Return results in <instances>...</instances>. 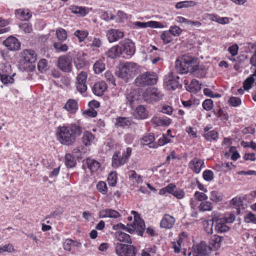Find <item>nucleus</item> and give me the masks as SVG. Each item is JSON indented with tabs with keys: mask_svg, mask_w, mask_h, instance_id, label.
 I'll list each match as a JSON object with an SVG mask.
<instances>
[{
	"mask_svg": "<svg viewBox=\"0 0 256 256\" xmlns=\"http://www.w3.org/2000/svg\"><path fill=\"white\" fill-rule=\"evenodd\" d=\"M175 67L180 74H186L188 72L193 74L198 78H204L207 70L204 65H198V58L188 55H183L176 61Z\"/></svg>",
	"mask_w": 256,
	"mask_h": 256,
	"instance_id": "nucleus-1",
	"label": "nucleus"
},
{
	"mask_svg": "<svg viewBox=\"0 0 256 256\" xmlns=\"http://www.w3.org/2000/svg\"><path fill=\"white\" fill-rule=\"evenodd\" d=\"M82 132V128L76 124L58 126L56 131L58 140L62 144L71 146L74 143L76 138Z\"/></svg>",
	"mask_w": 256,
	"mask_h": 256,
	"instance_id": "nucleus-2",
	"label": "nucleus"
},
{
	"mask_svg": "<svg viewBox=\"0 0 256 256\" xmlns=\"http://www.w3.org/2000/svg\"><path fill=\"white\" fill-rule=\"evenodd\" d=\"M157 82L156 74L154 72H146L139 75L135 80L138 86H144L154 84Z\"/></svg>",
	"mask_w": 256,
	"mask_h": 256,
	"instance_id": "nucleus-3",
	"label": "nucleus"
},
{
	"mask_svg": "<svg viewBox=\"0 0 256 256\" xmlns=\"http://www.w3.org/2000/svg\"><path fill=\"white\" fill-rule=\"evenodd\" d=\"M137 68V64L132 62L124 63L122 65V67L118 68L116 72V75L119 77L123 78L126 82L128 80V76L131 73L136 71Z\"/></svg>",
	"mask_w": 256,
	"mask_h": 256,
	"instance_id": "nucleus-4",
	"label": "nucleus"
},
{
	"mask_svg": "<svg viewBox=\"0 0 256 256\" xmlns=\"http://www.w3.org/2000/svg\"><path fill=\"white\" fill-rule=\"evenodd\" d=\"M116 252L118 256H136V248L131 244L117 243L116 245Z\"/></svg>",
	"mask_w": 256,
	"mask_h": 256,
	"instance_id": "nucleus-5",
	"label": "nucleus"
},
{
	"mask_svg": "<svg viewBox=\"0 0 256 256\" xmlns=\"http://www.w3.org/2000/svg\"><path fill=\"white\" fill-rule=\"evenodd\" d=\"M142 96L145 101L148 102H152L161 100L163 96V94L157 88H153L145 90L142 94Z\"/></svg>",
	"mask_w": 256,
	"mask_h": 256,
	"instance_id": "nucleus-6",
	"label": "nucleus"
},
{
	"mask_svg": "<svg viewBox=\"0 0 256 256\" xmlns=\"http://www.w3.org/2000/svg\"><path fill=\"white\" fill-rule=\"evenodd\" d=\"M72 59L70 56H60L58 58V67L65 72H70L72 70Z\"/></svg>",
	"mask_w": 256,
	"mask_h": 256,
	"instance_id": "nucleus-7",
	"label": "nucleus"
},
{
	"mask_svg": "<svg viewBox=\"0 0 256 256\" xmlns=\"http://www.w3.org/2000/svg\"><path fill=\"white\" fill-rule=\"evenodd\" d=\"M121 49L122 54H125L128 56H132L135 52V46L130 40H124L119 43Z\"/></svg>",
	"mask_w": 256,
	"mask_h": 256,
	"instance_id": "nucleus-8",
	"label": "nucleus"
},
{
	"mask_svg": "<svg viewBox=\"0 0 256 256\" xmlns=\"http://www.w3.org/2000/svg\"><path fill=\"white\" fill-rule=\"evenodd\" d=\"M134 218V222L132 224H128V226L132 227L134 231L138 235L143 236V234L146 228L144 222L142 220L138 214L135 215Z\"/></svg>",
	"mask_w": 256,
	"mask_h": 256,
	"instance_id": "nucleus-9",
	"label": "nucleus"
},
{
	"mask_svg": "<svg viewBox=\"0 0 256 256\" xmlns=\"http://www.w3.org/2000/svg\"><path fill=\"white\" fill-rule=\"evenodd\" d=\"M87 76L86 72H82L76 77V86L78 91L80 93L84 92L87 90L86 84Z\"/></svg>",
	"mask_w": 256,
	"mask_h": 256,
	"instance_id": "nucleus-10",
	"label": "nucleus"
},
{
	"mask_svg": "<svg viewBox=\"0 0 256 256\" xmlns=\"http://www.w3.org/2000/svg\"><path fill=\"white\" fill-rule=\"evenodd\" d=\"M211 248L204 242H202L198 244L194 247V256H209Z\"/></svg>",
	"mask_w": 256,
	"mask_h": 256,
	"instance_id": "nucleus-11",
	"label": "nucleus"
},
{
	"mask_svg": "<svg viewBox=\"0 0 256 256\" xmlns=\"http://www.w3.org/2000/svg\"><path fill=\"white\" fill-rule=\"evenodd\" d=\"M3 44L10 50H18L20 47V43L16 38L13 36L7 38L4 41Z\"/></svg>",
	"mask_w": 256,
	"mask_h": 256,
	"instance_id": "nucleus-12",
	"label": "nucleus"
},
{
	"mask_svg": "<svg viewBox=\"0 0 256 256\" xmlns=\"http://www.w3.org/2000/svg\"><path fill=\"white\" fill-rule=\"evenodd\" d=\"M106 36L110 42H116L124 36V34L119 30L111 29L106 32Z\"/></svg>",
	"mask_w": 256,
	"mask_h": 256,
	"instance_id": "nucleus-13",
	"label": "nucleus"
},
{
	"mask_svg": "<svg viewBox=\"0 0 256 256\" xmlns=\"http://www.w3.org/2000/svg\"><path fill=\"white\" fill-rule=\"evenodd\" d=\"M178 79H179L178 76L175 78L172 73L169 74L168 76L166 78V84L168 88L175 90L179 86L182 87V85L180 84L178 80Z\"/></svg>",
	"mask_w": 256,
	"mask_h": 256,
	"instance_id": "nucleus-14",
	"label": "nucleus"
},
{
	"mask_svg": "<svg viewBox=\"0 0 256 256\" xmlns=\"http://www.w3.org/2000/svg\"><path fill=\"white\" fill-rule=\"evenodd\" d=\"M36 54L33 50H25L22 53V58L24 63H34L36 60Z\"/></svg>",
	"mask_w": 256,
	"mask_h": 256,
	"instance_id": "nucleus-15",
	"label": "nucleus"
},
{
	"mask_svg": "<svg viewBox=\"0 0 256 256\" xmlns=\"http://www.w3.org/2000/svg\"><path fill=\"white\" fill-rule=\"evenodd\" d=\"M188 166L196 173L198 174L202 168L204 166V162L202 160L195 158L190 161Z\"/></svg>",
	"mask_w": 256,
	"mask_h": 256,
	"instance_id": "nucleus-16",
	"label": "nucleus"
},
{
	"mask_svg": "<svg viewBox=\"0 0 256 256\" xmlns=\"http://www.w3.org/2000/svg\"><path fill=\"white\" fill-rule=\"evenodd\" d=\"M134 25L140 28H162L163 24L159 22L155 21H150L147 22H134Z\"/></svg>",
	"mask_w": 256,
	"mask_h": 256,
	"instance_id": "nucleus-17",
	"label": "nucleus"
},
{
	"mask_svg": "<svg viewBox=\"0 0 256 256\" xmlns=\"http://www.w3.org/2000/svg\"><path fill=\"white\" fill-rule=\"evenodd\" d=\"M175 220L174 218L169 214H165L160 222V226L161 228H170L174 224Z\"/></svg>",
	"mask_w": 256,
	"mask_h": 256,
	"instance_id": "nucleus-18",
	"label": "nucleus"
},
{
	"mask_svg": "<svg viewBox=\"0 0 256 256\" xmlns=\"http://www.w3.org/2000/svg\"><path fill=\"white\" fill-rule=\"evenodd\" d=\"M106 88V84L104 82H100L94 84L92 90L95 95L101 96Z\"/></svg>",
	"mask_w": 256,
	"mask_h": 256,
	"instance_id": "nucleus-19",
	"label": "nucleus"
},
{
	"mask_svg": "<svg viewBox=\"0 0 256 256\" xmlns=\"http://www.w3.org/2000/svg\"><path fill=\"white\" fill-rule=\"evenodd\" d=\"M64 108L70 113L74 114L78 109V104L76 100L70 99L68 100Z\"/></svg>",
	"mask_w": 256,
	"mask_h": 256,
	"instance_id": "nucleus-20",
	"label": "nucleus"
},
{
	"mask_svg": "<svg viewBox=\"0 0 256 256\" xmlns=\"http://www.w3.org/2000/svg\"><path fill=\"white\" fill-rule=\"evenodd\" d=\"M127 161L124 157L120 156L118 153H114L112 158V166L114 168H116L119 166L124 164Z\"/></svg>",
	"mask_w": 256,
	"mask_h": 256,
	"instance_id": "nucleus-21",
	"label": "nucleus"
},
{
	"mask_svg": "<svg viewBox=\"0 0 256 256\" xmlns=\"http://www.w3.org/2000/svg\"><path fill=\"white\" fill-rule=\"evenodd\" d=\"M107 56L111 58H114L122 54L121 49L119 44L111 48L106 53Z\"/></svg>",
	"mask_w": 256,
	"mask_h": 256,
	"instance_id": "nucleus-22",
	"label": "nucleus"
},
{
	"mask_svg": "<svg viewBox=\"0 0 256 256\" xmlns=\"http://www.w3.org/2000/svg\"><path fill=\"white\" fill-rule=\"evenodd\" d=\"M115 236L117 240L120 242L127 244H132V240L129 234L122 232L120 230L116 231Z\"/></svg>",
	"mask_w": 256,
	"mask_h": 256,
	"instance_id": "nucleus-23",
	"label": "nucleus"
},
{
	"mask_svg": "<svg viewBox=\"0 0 256 256\" xmlns=\"http://www.w3.org/2000/svg\"><path fill=\"white\" fill-rule=\"evenodd\" d=\"M94 139V135L90 132L86 131L84 133L82 141L86 146H90Z\"/></svg>",
	"mask_w": 256,
	"mask_h": 256,
	"instance_id": "nucleus-24",
	"label": "nucleus"
},
{
	"mask_svg": "<svg viewBox=\"0 0 256 256\" xmlns=\"http://www.w3.org/2000/svg\"><path fill=\"white\" fill-rule=\"evenodd\" d=\"M86 163L88 168L92 172L96 171L100 167V164L94 159L90 158H87Z\"/></svg>",
	"mask_w": 256,
	"mask_h": 256,
	"instance_id": "nucleus-25",
	"label": "nucleus"
},
{
	"mask_svg": "<svg viewBox=\"0 0 256 256\" xmlns=\"http://www.w3.org/2000/svg\"><path fill=\"white\" fill-rule=\"evenodd\" d=\"M152 122L155 124L156 126H168L171 123V120L170 119H162L160 117H154L152 118L151 120Z\"/></svg>",
	"mask_w": 256,
	"mask_h": 256,
	"instance_id": "nucleus-26",
	"label": "nucleus"
},
{
	"mask_svg": "<svg viewBox=\"0 0 256 256\" xmlns=\"http://www.w3.org/2000/svg\"><path fill=\"white\" fill-rule=\"evenodd\" d=\"M86 62L82 56H77L74 58V64L77 70H80L86 66Z\"/></svg>",
	"mask_w": 256,
	"mask_h": 256,
	"instance_id": "nucleus-27",
	"label": "nucleus"
},
{
	"mask_svg": "<svg viewBox=\"0 0 256 256\" xmlns=\"http://www.w3.org/2000/svg\"><path fill=\"white\" fill-rule=\"evenodd\" d=\"M65 164L68 168H72L76 164L74 156L72 154H67L65 156Z\"/></svg>",
	"mask_w": 256,
	"mask_h": 256,
	"instance_id": "nucleus-28",
	"label": "nucleus"
},
{
	"mask_svg": "<svg viewBox=\"0 0 256 256\" xmlns=\"http://www.w3.org/2000/svg\"><path fill=\"white\" fill-rule=\"evenodd\" d=\"M222 238V236L214 234L212 236L210 244L214 248L217 249L220 247Z\"/></svg>",
	"mask_w": 256,
	"mask_h": 256,
	"instance_id": "nucleus-29",
	"label": "nucleus"
},
{
	"mask_svg": "<svg viewBox=\"0 0 256 256\" xmlns=\"http://www.w3.org/2000/svg\"><path fill=\"white\" fill-rule=\"evenodd\" d=\"M197 4V2L193 0H186L183 2H180L176 5V8L177 9H180L184 8H188L194 6Z\"/></svg>",
	"mask_w": 256,
	"mask_h": 256,
	"instance_id": "nucleus-30",
	"label": "nucleus"
},
{
	"mask_svg": "<svg viewBox=\"0 0 256 256\" xmlns=\"http://www.w3.org/2000/svg\"><path fill=\"white\" fill-rule=\"evenodd\" d=\"M53 46L56 52H66L68 49L67 44H63L61 41L54 42L53 44Z\"/></svg>",
	"mask_w": 256,
	"mask_h": 256,
	"instance_id": "nucleus-31",
	"label": "nucleus"
},
{
	"mask_svg": "<svg viewBox=\"0 0 256 256\" xmlns=\"http://www.w3.org/2000/svg\"><path fill=\"white\" fill-rule=\"evenodd\" d=\"M11 66L8 64H0V74L2 76L12 74Z\"/></svg>",
	"mask_w": 256,
	"mask_h": 256,
	"instance_id": "nucleus-32",
	"label": "nucleus"
},
{
	"mask_svg": "<svg viewBox=\"0 0 256 256\" xmlns=\"http://www.w3.org/2000/svg\"><path fill=\"white\" fill-rule=\"evenodd\" d=\"M70 8L74 14H78L81 16H84L86 14V10L84 7L72 6Z\"/></svg>",
	"mask_w": 256,
	"mask_h": 256,
	"instance_id": "nucleus-33",
	"label": "nucleus"
},
{
	"mask_svg": "<svg viewBox=\"0 0 256 256\" xmlns=\"http://www.w3.org/2000/svg\"><path fill=\"white\" fill-rule=\"evenodd\" d=\"M114 230H118L120 229L124 230L130 234H132L134 232V228L130 226H126L122 223H119L117 224H114L112 226Z\"/></svg>",
	"mask_w": 256,
	"mask_h": 256,
	"instance_id": "nucleus-34",
	"label": "nucleus"
},
{
	"mask_svg": "<svg viewBox=\"0 0 256 256\" xmlns=\"http://www.w3.org/2000/svg\"><path fill=\"white\" fill-rule=\"evenodd\" d=\"M16 14L17 16L22 20H27L31 17V15L28 12L22 9L16 10Z\"/></svg>",
	"mask_w": 256,
	"mask_h": 256,
	"instance_id": "nucleus-35",
	"label": "nucleus"
},
{
	"mask_svg": "<svg viewBox=\"0 0 256 256\" xmlns=\"http://www.w3.org/2000/svg\"><path fill=\"white\" fill-rule=\"evenodd\" d=\"M216 223V224L215 226V229L218 232H224L229 230V227L220 220H217Z\"/></svg>",
	"mask_w": 256,
	"mask_h": 256,
	"instance_id": "nucleus-36",
	"label": "nucleus"
},
{
	"mask_svg": "<svg viewBox=\"0 0 256 256\" xmlns=\"http://www.w3.org/2000/svg\"><path fill=\"white\" fill-rule=\"evenodd\" d=\"M94 70L96 74H100L105 70V64L102 60H98L94 65Z\"/></svg>",
	"mask_w": 256,
	"mask_h": 256,
	"instance_id": "nucleus-37",
	"label": "nucleus"
},
{
	"mask_svg": "<svg viewBox=\"0 0 256 256\" xmlns=\"http://www.w3.org/2000/svg\"><path fill=\"white\" fill-rule=\"evenodd\" d=\"M56 37L59 41L64 42L67 38V33L65 30L59 28L56 30Z\"/></svg>",
	"mask_w": 256,
	"mask_h": 256,
	"instance_id": "nucleus-38",
	"label": "nucleus"
},
{
	"mask_svg": "<svg viewBox=\"0 0 256 256\" xmlns=\"http://www.w3.org/2000/svg\"><path fill=\"white\" fill-rule=\"evenodd\" d=\"M198 208L202 212L210 211L212 210V206L210 202L206 201L201 202Z\"/></svg>",
	"mask_w": 256,
	"mask_h": 256,
	"instance_id": "nucleus-39",
	"label": "nucleus"
},
{
	"mask_svg": "<svg viewBox=\"0 0 256 256\" xmlns=\"http://www.w3.org/2000/svg\"><path fill=\"white\" fill-rule=\"evenodd\" d=\"M210 199L216 202H220L222 200V195L217 191H212L210 192Z\"/></svg>",
	"mask_w": 256,
	"mask_h": 256,
	"instance_id": "nucleus-40",
	"label": "nucleus"
},
{
	"mask_svg": "<svg viewBox=\"0 0 256 256\" xmlns=\"http://www.w3.org/2000/svg\"><path fill=\"white\" fill-rule=\"evenodd\" d=\"M88 34V32L86 30H76L74 33V35L78 38L80 42L84 41Z\"/></svg>",
	"mask_w": 256,
	"mask_h": 256,
	"instance_id": "nucleus-41",
	"label": "nucleus"
},
{
	"mask_svg": "<svg viewBox=\"0 0 256 256\" xmlns=\"http://www.w3.org/2000/svg\"><path fill=\"white\" fill-rule=\"evenodd\" d=\"M16 75V73H14L12 76L10 74L2 76L1 81L4 84H12L14 82V76Z\"/></svg>",
	"mask_w": 256,
	"mask_h": 256,
	"instance_id": "nucleus-42",
	"label": "nucleus"
},
{
	"mask_svg": "<svg viewBox=\"0 0 256 256\" xmlns=\"http://www.w3.org/2000/svg\"><path fill=\"white\" fill-rule=\"evenodd\" d=\"M204 136L208 140H216L218 137V133L215 130H212L204 134Z\"/></svg>",
	"mask_w": 256,
	"mask_h": 256,
	"instance_id": "nucleus-43",
	"label": "nucleus"
},
{
	"mask_svg": "<svg viewBox=\"0 0 256 256\" xmlns=\"http://www.w3.org/2000/svg\"><path fill=\"white\" fill-rule=\"evenodd\" d=\"M116 124L118 126H129L130 124V121L126 118L119 117L116 118Z\"/></svg>",
	"mask_w": 256,
	"mask_h": 256,
	"instance_id": "nucleus-44",
	"label": "nucleus"
},
{
	"mask_svg": "<svg viewBox=\"0 0 256 256\" xmlns=\"http://www.w3.org/2000/svg\"><path fill=\"white\" fill-rule=\"evenodd\" d=\"M244 220L246 223H252L256 224V216L250 212L246 215Z\"/></svg>",
	"mask_w": 256,
	"mask_h": 256,
	"instance_id": "nucleus-45",
	"label": "nucleus"
},
{
	"mask_svg": "<svg viewBox=\"0 0 256 256\" xmlns=\"http://www.w3.org/2000/svg\"><path fill=\"white\" fill-rule=\"evenodd\" d=\"M254 82V79L252 76H250L243 83V88L245 90H250L253 83Z\"/></svg>",
	"mask_w": 256,
	"mask_h": 256,
	"instance_id": "nucleus-46",
	"label": "nucleus"
},
{
	"mask_svg": "<svg viewBox=\"0 0 256 256\" xmlns=\"http://www.w3.org/2000/svg\"><path fill=\"white\" fill-rule=\"evenodd\" d=\"M108 182L110 186H114L116 184V172L110 173L108 178Z\"/></svg>",
	"mask_w": 256,
	"mask_h": 256,
	"instance_id": "nucleus-47",
	"label": "nucleus"
},
{
	"mask_svg": "<svg viewBox=\"0 0 256 256\" xmlns=\"http://www.w3.org/2000/svg\"><path fill=\"white\" fill-rule=\"evenodd\" d=\"M136 112L142 119L145 118L147 116L146 108L142 106H139L136 108Z\"/></svg>",
	"mask_w": 256,
	"mask_h": 256,
	"instance_id": "nucleus-48",
	"label": "nucleus"
},
{
	"mask_svg": "<svg viewBox=\"0 0 256 256\" xmlns=\"http://www.w3.org/2000/svg\"><path fill=\"white\" fill-rule=\"evenodd\" d=\"M190 88L191 92L198 91L201 89L200 84H199V82L196 80H192L190 84Z\"/></svg>",
	"mask_w": 256,
	"mask_h": 256,
	"instance_id": "nucleus-49",
	"label": "nucleus"
},
{
	"mask_svg": "<svg viewBox=\"0 0 256 256\" xmlns=\"http://www.w3.org/2000/svg\"><path fill=\"white\" fill-rule=\"evenodd\" d=\"M202 105L204 110H210L214 107L213 101L211 99H206L204 101Z\"/></svg>",
	"mask_w": 256,
	"mask_h": 256,
	"instance_id": "nucleus-50",
	"label": "nucleus"
},
{
	"mask_svg": "<svg viewBox=\"0 0 256 256\" xmlns=\"http://www.w3.org/2000/svg\"><path fill=\"white\" fill-rule=\"evenodd\" d=\"M8 24V22L7 20L0 18V34L6 32L10 30V28H4Z\"/></svg>",
	"mask_w": 256,
	"mask_h": 256,
	"instance_id": "nucleus-51",
	"label": "nucleus"
},
{
	"mask_svg": "<svg viewBox=\"0 0 256 256\" xmlns=\"http://www.w3.org/2000/svg\"><path fill=\"white\" fill-rule=\"evenodd\" d=\"M154 140V134H150L143 138L142 143L144 145H148L152 144Z\"/></svg>",
	"mask_w": 256,
	"mask_h": 256,
	"instance_id": "nucleus-52",
	"label": "nucleus"
},
{
	"mask_svg": "<svg viewBox=\"0 0 256 256\" xmlns=\"http://www.w3.org/2000/svg\"><path fill=\"white\" fill-rule=\"evenodd\" d=\"M168 31H164L161 35V38L165 44L170 43L172 40V38Z\"/></svg>",
	"mask_w": 256,
	"mask_h": 256,
	"instance_id": "nucleus-53",
	"label": "nucleus"
},
{
	"mask_svg": "<svg viewBox=\"0 0 256 256\" xmlns=\"http://www.w3.org/2000/svg\"><path fill=\"white\" fill-rule=\"evenodd\" d=\"M19 27L24 32L30 33L32 31V25L28 22L20 24Z\"/></svg>",
	"mask_w": 256,
	"mask_h": 256,
	"instance_id": "nucleus-54",
	"label": "nucleus"
},
{
	"mask_svg": "<svg viewBox=\"0 0 256 256\" xmlns=\"http://www.w3.org/2000/svg\"><path fill=\"white\" fill-rule=\"evenodd\" d=\"M169 32L174 36H178L181 34L182 30L180 27L174 26L170 27Z\"/></svg>",
	"mask_w": 256,
	"mask_h": 256,
	"instance_id": "nucleus-55",
	"label": "nucleus"
},
{
	"mask_svg": "<svg viewBox=\"0 0 256 256\" xmlns=\"http://www.w3.org/2000/svg\"><path fill=\"white\" fill-rule=\"evenodd\" d=\"M228 102L232 106H238L241 104V100L237 97L232 96L230 98Z\"/></svg>",
	"mask_w": 256,
	"mask_h": 256,
	"instance_id": "nucleus-56",
	"label": "nucleus"
},
{
	"mask_svg": "<svg viewBox=\"0 0 256 256\" xmlns=\"http://www.w3.org/2000/svg\"><path fill=\"white\" fill-rule=\"evenodd\" d=\"M203 178L204 180L210 182L214 179L213 172L210 170H206L203 172Z\"/></svg>",
	"mask_w": 256,
	"mask_h": 256,
	"instance_id": "nucleus-57",
	"label": "nucleus"
},
{
	"mask_svg": "<svg viewBox=\"0 0 256 256\" xmlns=\"http://www.w3.org/2000/svg\"><path fill=\"white\" fill-rule=\"evenodd\" d=\"M47 66V61L45 59H42L40 60L38 64V70L42 72L44 70Z\"/></svg>",
	"mask_w": 256,
	"mask_h": 256,
	"instance_id": "nucleus-58",
	"label": "nucleus"
},
{
	"mask_svg": "<svg viewBox=\"0 0 256 256\" xmlns=\"http://www.w3.org/2000/svg\"><path fill=\"white\" fill-rule=\"evenodd\" d=\"M97 188L103 194H105L107 192L106 184L104 182H100L97 184Z\"/></svg>",
	"mask_w": 256,
	"mask_h": 256,
	"instance_id": "nucleus-59",
	"label": "nucleus"
},
{
	"mask_svg": "<svg viewBox=\"0 0 256 256\" xmlns=\"http://www.w3.org/2000/svg\"><path fill=\"white\" fill-rule=\"evenodd\" d=\"M194 197L198 201H202L208 199V196L205 194L198 191L195 192Z\"/></svg>",
	"mask_w": 256,
	"mask_h": 256,
	"instance_id": "nucleus-60",
	"label": "nucleus"
},
{
	"mask_svg": "<svg viewBox=\"0 0 256 256\" xmlns=\"http://www.w3.org/2000/svg\"><path fill=\"white\" fill-rule=\"evenodd\" d=\"M126 98L130 104H132L134 102L138 100V96L136 94V92H130L126 96Z\"/></svg>",
	"mask_w": 256,
	"mask_h": 256,
	"instance_id": "nucleus-61",
	"label": "nucleus"
},
{
	"mask_svg": "<svg viewBox=\"0 0 256 256\" xmlns=\"http://www.w3.org/2000/svg\"><path fill=\"white\" fill-rule=\"evenodd\" d=\"M234 168H235V166L232 162L222 163L221 164L222 169L225 172L231 170Z\"/></svg>",
	"mask_w": 256,
	"mask_h": 256,
	"instance_id": "nucleus-62",
	"label": "nucleus"
},
{
	"mask_svg": "<svg viewBox=\"0 0 256 256\" xmlns=\"http://www.w3.org/2000/svg\"><path fill=\"white\" fill-rule=\"evenodd\" d=\"M62 213V210H56L54 211L53 212H51L49 215L47 216L46 218V219L50 218H56L58 217H60Z\"/></svg>",
	"mask_w": 256,
	"mask_h": 256,
	"instance_id": "nucleus-63",
	"label": "nucleus"
},
{
	"mask_svg": "<svg viewBox=\"0 0 256 256\" xmlns=\"http://www.w3.org/2000/svg\"><path fill=\"white\" fill-rule=\"evenodd\" d=\"M74 242L71 239H67L63 244L64 248L66 250L70 251L71 250V246Z\"/></svg>",
	"mask_w": 256,
	"mask_h": 256,
	"instance_id": "nucleus-64",
	"label": "nucleus"
}]
</instances>
